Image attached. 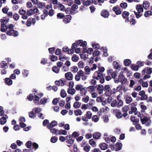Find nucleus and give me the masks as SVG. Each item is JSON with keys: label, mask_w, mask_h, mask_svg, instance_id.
<instances>
[{"label": "nucleus", "mask_w": 152, "mask_h": 152, "mask_svg": "<svg viewBox=\"0 0 152 152\" xmlns=\"http://www.w3.org/2000/svg\"><path fill=\"white\" fill-rule=\"evenodd\" d=\"M124 64L126 66H129L131 63V60L129 59H126L124 60Z\"/></svg>", "instance_id": "obj_29"}, {"label": "nucleus", "mask_w": 152, "mask_h": 152, "mask_svg": "<svg viewBox=\"0 0 152 152\" xmlns=\"http://www.w3.org/2000/svg\"><path fill=\"white\" fill-rule=\"evenodd\" d=\"M71 70L73 72H76L78 70V68L76 66H73L71 68Z\"/></svg>", "instance_id": "obj_48"}, {"label": "nucleus", "mask_w": 152, "mask_h": 152, "mask_svg": "<svg viewBox=\"0 0 152 152\" xmlns=\"http://www.w3.org/2000/svg\"><path fill=\"white\" fill-rule=\"evenodd\" d=\"M47 101V99L44 97L41 99L39 101L40 104H45Z\"/></svg>", "instance_id": "obj_32"}, {"label": "nucleus", "mask_w": 152, "mask_h": 152, "mask_svg": "<svg viewBox=\"0 0 152 152\" xmlns=\"http://www.w3.org/2000/svg\"><path fill=\"white\" fill-rule=\"evenodd\" d=\"M93 137L96 139H99L101 137V134L98 132L94 133L93 134Z\"/></svg>", "instance_id": "obj_30"}, {"label": "nucleus", "mask_w": 152, "mask_h": 152, "mask_svg": "<svg viewBox=\"0 0 152 152\" xmlns=\"http://www.w3.org/2000/svg\"><path fill=\"white\" fill-rule=\"evenodd\" d=\"M75 90L74 89H69L67 90V92L69 94L73 95L74 94L75 92Z\"/></svg>", "instance_id": "obj_42"}, {"label": "nucleus", "mask_w": 152, "mask_h": 152, "mask_svg": "<svg viewBox=\"0 0 152 152\" xmlns=\"http://www.w3.org/2000/svg\"><path fill=\"white\" fill-rule=\"evenodd\" d=\"M5 84L7 85H10L12 84V81L10 78L6 77L5 78Z\"/></svg>", "instance_id": "obj_21"}, {"label": "nucleus", "mask_w": 152, "mask_h": 152, "mask_svg": "<svg viewBox=\"0 0 152 152\" xmlns=\"http://www.w3.org/2000/svg\"><path fill=\"white\" fill-rule=\"evenodd\" d=\"M55 53V54L57 55H60L61 53V49L57 48L56 49Z\"/></svg>", "instance_id": "obj_64"}, {"label": "nucleus", "mask_w": 152, "mask_h": 152, "mask_svg": "<svg viewBox=\"0 0 152 152\" xmlns=\"http://www.w3.org/2000/svg\"><path fill=\"white\" fill-rule=\"evenodd\" d=\"M67 132L65 130L62 129L58 130V134L66 135L67 134Z\"/></svg>", "instance_id": "obj_35"}, {"label": "nucleus", "mask_w": 152, "mask_h": 152, "mask_svg": "<svg viewBox=\"0 0 152 152\" xmlns=\"http://www.w3.org/2000/svg\"><path fill=\"white\" fill-rule=\"evenodd\" d=\"M74 140L75 139H73L70 134L66 136V142L69 145H67L69 147H70L72 144L74 143Z\"/></svg>", "instance_id": "obj_4"}, {"label": "nucleus", "mask_w": 152, "mask_h": 152, "mask_svg": "<svg viewBox=\"0 0 152 152\" xmlns=\"http://www.w3.org/2000/svg\"><path fill=\"white\" fill-rule=\"evenodd\" d=\"M120 6L121 8L125 9L127 6V4L126 2L121 3Z\"/></svg>", "instance_id": "obj_46"}, {"label": "nucleus", "mask_w": 152, "mask_h": 152, "mask_svg": "<svg viewBox=\"0 0 152 152\" xmlns=\"http://www.w3.org/2000/svg\"><path fill=\"white\" fill-rule=\"evenodd\" d=\"M49 57L51 61L53 62L56 61L58 60L57 57L56 56L53 55H50Z\"/></svg>", "instance_id": "obj_26"}, {"label": "nucleus", "mask_w": 152, "mask_h": 152, "mask_svg": "<svg viewBox=\"0 0 152 152\" xmlns=\"http://www.w3.org/2000/svg\"><path fill=\"white\" fill-rule=\"evenodd\" d=\"M132 101V98L131 97H127L126 99V102L127 104H129Z\"/></svg>", "instance_id": "obj_52"}, {"label": "nucleus", "mask_w": 152, "mask_h": 152, "mask_svg": "<svg viewBox=\"0 0 152 152\" xmlns=\"http://www.w3.org/2000/svg\"><path fill=\"white\" fill-rule=\"evenodd\" d=\"M108 145L105 143H103L101 144L99 147L102 150H105L107 148Z\"/></svg>", "instance_id": "obj_27"}, {"label": "nucleus", "mask_w": 152, "mask_h": 152, "mask_svg": "<svg viewBox=\"0 0 152 152\" xmlns=\"http://www.w3.org/2000/svg\"><path fill=\"white\" fill-rule=\"evenodd\" d=\"M131 120L133 122L134 125L137 124L139 121V118H136V117L133 116H131Z\"/></svg>", "instance_id": "obj_17"}, {"label": "nucleus", "mask_w": 152, "mask_h": 152, "mask_svg": "<svg viewBox=\"0 0 152 152\" xmlns=\"http://www.w3.org/2000/svg\"><path fill=\"white\" fill-rule=\"evenodd\" d=\"M145 72H146L148 74H151L152 72V68H149L148 69L147 68V69H145L142 71V75H144L145 74Z\"/></svg>", "instance_id": "obj_13"}, {"label": "nucleus", "mask_w": 152, "mask_h": 152, "mask_svg": "<svg viewBox=\"0 0 152 152\" xmlns=\"http://www.w3.org/2000/svg\"><path fill=\"white\" fill-rule=\"evenodd\" d=\"M131 25H134L137 22L136 20L133 18H131L129 20Z\"/></svg>", "instance_id": "obj_60"}, {"label": "nucleus", "mask_w": 152, "mask_h": 152, "mask_svg": "<svg viewBox=\"0 0 152 152\" xmlns=\"http://www.w3.org/2000/svg\"><path fill=\"white\" fill-rule=\"evenodd\" d=\"M96 86H91L87 88L86 89L88 90V89L89 91V90H90L91 92H92L95 91V88H96Z\"/></svg>", "instance_id": "obj_33"}, {"label": "nucleus", "mask_w": 152, "mask_h": 152, "mask_svg": "<svg viewBox=\"0 0 152 152\" xmlns=\"http://www.w3.org/2000/svg\"><path fill=\"white\" fill-rule=\"evenodd\" d=\"M64 15L62 13H58L57 15V17L58 19H61L64 17Z\"/></svg>", "instance_id": "obj_41"}, {"label": "nucleus", "mask_w": 152, "mask_h": 152, "mask_svg": "<svg viewBox=\"0 0 152 152\" xmlns=\"http://www.w3.org/2000/svg\"><path fill=\"white\" fill-rule=\"evenodd\" d=\"M3 18V19H1L0 20L1 24H4L6 25V24L8 23V21L7 20V19L5 17H4Z\"/></svg>", "instance_id": "obj_47"}, {"label": "nucleus", "mask_w": 152, "mask_h": 152, "mask_svg": "<svg viewBox=\"0 0 152 152\" xmlns=\"http://www.w3.org/2000/svg\"><path fill=\"white\" fill-rule=\"evenodd\" d=\"M148 118L146 116H143L140 118V120L142 124H145L148 120Z\"/></svg>", "instance_id": "obj_25"}, {"label": "nucleus", "mask_w": 152, "mask_h": 152, "mask_svg": "<svg viewBox=\"0 0 152 152\" xmlns=\"http://www.w3.org/2000/svg\"><path fill=\"white\" fill-rule=\"evenodd\" d=\"M79 59V57L77 56L75 54L73 55L72 58V61L75 62H77Z\"/></svg>", "instance_id": "obj_37"}, {"label": "nucleus", "mask_w": 152, "mask_h": 152, "mask_svg": "<svg viewBox=\"0 0 152 152\" xmlns=\"http://www.w3.org/2000/svg\"><path fill=\"white\" fill-rule=\"evenodd\" d=\"M58 140L57 137L54 136L52 137L50 139V141L53 143L56 142Z\"/></svg>", "instance_id": "obj_59"}, {"label": "nucleus", "mask_w": 152, "mask_h": 152, "mask_svg": "<svg viewBox=\"0 0 152 152\" xmlns=\"http://www.w3.org/2000/svg\"><path fill=\"white\" fill-rule=\"evenodd\" d=\"M116 147H117L115 149L116 151H118L121 150L122 148V144L121 143L117 142L116 144Z\"/></svg>", "instance_id": "obj_24"}, {"label": "nucleus", "mask_w": 152, "mask_h": 152, "mask_svg": "<svg viewBox=\"0 0 152 152\" xmlns=\"http://www.w3.org/2000/svg\"><path fill=\"white\" fill-rule=\"evenodd\" d=\"M89 143L93 147H95L96 146V142L94 141L93 139L90 140L89 141Z\"/></svg>", "instance_id": "obj_39"}, {"label": "nucleus", "mask_w": 152, "mask_h": 152, "mask_svg": "<svg viewBox=\"0 0 152 152\" xmlns=\"http://www.w3.org/2000/svg\"><path fill=\"white\" fill-rule=\"evenodd\" d=\"M36 22L35 19L34 18H30L28 19L26 21V26L27 27L30 26L32 23L33 25H34Z\"/></svg>", "instance_id": "obj_6"}, {"label": "nucleus", "mask_w": 152, "mask_h": 152, "mask_svg": "<svg viewBox=\"0 0 152 152\" xmlns=\"http://www.w3.org/2000/svg\"><path fill=\"white\" fill-rule=\"evenodd\" d=\"M130 67L132 70L137 71L140 67V66L139 65H136L134 64H132L131 65Z\"/></svg>", "instance_id": "obj_23"}, {"label": "nucleus", "mask_w": 152, "mask_h": 152, "mask_svg": "<svg viewBox=\"0 0 152 152\" xmlns=\"http://www.w3.org/2000/svg\"><path fill=\"white\" fill-rule=\"evenodd\" d=\"M58 4V8L60 10L62 11L65 10V7L62 4Z\"/></svg>", "instance_id": "obj_45"}, {"label": "nucleus", "mask_w": 152, "mask_h": 152, "mask_svg": "<svg viewBox=\"0 0 152 152\" xmlns=\"http://www.w3.org/2000/svg\"><path fill=\"white\" fill-rule=\"evenodd\" d=\"M18 12L19 14L22 15L25 14L26 13V11L21 8V9H20L19 10Z\"/></svg>", "instance_id": "obj_63"}, {"label": "nucleus", "mask_w": 152, "mask_h": 152, "mask_svg": "<svg viewBox=\"0 0 152 152\" xmlns=\"http://www.w3.org/2000/svg\"><path fill=\"white\" fill-rule=\"evenodd\" d=\"M80 104L79 102H75L73 104V107L75 108H79L80 106Z\"/></svg>", "instance_id": "obj_54"}, {"label": "nucleus", "mask_w": 152, "mask_h": 152, "mask_svg": "<svg viewBox=\"0 0 152 152\" xmlns=\"http://www.w3.org/2000/svg\"><path fill=\"white\" fill-rule=\"evenodd\" d=\"M113 65L114 68L115 69H118L121 68L120 65H119L118 63L116 61H114L113 62Z\"/></svg>", "instance_id": "obj_28"}, {"label": "nucleus", "mask_w": 152, "mask_h": 152, "mask_svg": "<svg viewBox=\"0 0 152 152\" xmlns=\"http://www.w3.org/2000/svg\"><path fill=\"white\" fill-rule=\"evenodd\" d=\"M15 25L12 24H9L8 29L6 32V34L9 36L16 37L19 35V34L18 31L15 30L14 28Z\"/></svg>", "instance_id": "obj_1"}, {"label": "nucleus", "mask_w": 152, "mask_h": 152, "mask_svg": "<svg viewBox=\"0 0 152 152\" xmlns=\"http://www.w3.org/2000/svg\"><path fill=\"white\" fill-rule=\"evenodd\" d=\"M9 25H7L4 24H1L0 31L2 32H5L7 31L8 29Z\"/></svg>", "instance_id": "obj_9"}, {"label": "nucleus", "mask_w": 152, "mask_h": 152, "mask_svg": "<svg viewBox=\"0 0 152 152\" xmlns=\"http://www.w3.org/2000/svg\"><path fill=\"white\" fill-rule=\"evenodd\" d=\"M86 116L87 118L89 119L91 118L92 114L91 112L90 111H88L87 112L86 115Z\"/></svg>", "instance_id": "obj_58"}, {"label": "nucleus", "mask_w": 152, "mask_h": 152, "mask_svg": "<svg viewBox=\"0 0 152 152\" xmlns=\"http://www.w3.org/2000/svg\"><path fill=\"white\" fill-rule=\"evenodd\" d=\"M78 67L80 68H83L84 67V63L83 61H80L77 64Z\"/></svg>", "instance_id": "obj_57"}, {"label": "nucleus", "mask_w": 152, "mask_h": 152, "mask_svg": "<svg viewBox=\"0 0 152 152\" xmlns=\"http://www.w3.org/2000/svg\"><path fill=\"white\" fill-rule=\"evenodd\" d=\"M79 135V134L77 132H74L72 133V134L71 135V136L73 138L74 137L75 138H77Z\"/></svg>", "instance_id": "obj_36"}, {"label": "nucleus", "mask_w": 152, "mask_h": 152, "mask_svg": "<svg viewBox=\"0 0 152 152\" xmlns=\"http://www.w3.org/2000/svg\"><path fill=\"white\" fill-rule=\"evenodd\" d=\"M50 130V132L51 133H55L57 135L58 134V130H57L55 128H51L49 129Z\"/></svg>", "instance_id": "obj_49"}, {"label": "nucleus", "mask_w": 152, "mask_h": 152, "mask_svg": "<svg viewBox=\"0 0 152 152\" xmlns=\"http://www.w3.org/2000/svg\"><path fill=\"white\" fill-rule=\"evenodd\" d=\"M112 94V90H110V89L108 90L105 91V94L106 96H110Z\"/></svg>", "instance_id": "obj_55"}, {"label": "nucleus", "mask_w": 152, "mask_h": 152, "mask_svg": "<svg viewBox=\"0 0 152 152\" xmlns=\"http://www.w3.org/2000/svg\"><path fill=\"white\" fill-rule=\"evenodd\" d=\"M92 121H94L95 122H97L99 119L98 118L97 116V115H94L92 117Z\"/></svg>", "instance_id": "obj_61"}, {"label": "nucleus", "mask_w": 152, "mask_h": 152, "mask_svg": "<svg viewBox=\"0 0 152 152\" xmlns=\"http://www.w3.org/2000/svg\"><path fill=\"white\" fill-rule=\"evenodd\" d=\"M66 94L64 89H62L60 93V95L62 98H64L66 96Z\"/></svg>", "instance_id": "obj_38"}, {"label": "nucleus", "mask_w": 152, "mask_h": 152, "mask_svg": "<svg viewBox=\"0 0 152 152\" xmlns=\"http://www.w3.org/2000/svg\"><path fill=\"white\" fill-rule=\"evenodd\" d=\"M65 75L66 79L68 80H71L73 79V75L70 72L66 73Z\"/></svg>", "instance_id": "obj_12"}, {"label": "nucleus", "mask_w": 152, "mask_h": 152, "mask_svg": "<svg viewBox=\"0 0 152 152\" xmlns=\"http://www.w3.org/2000/svg\"><path fill=\"white\" fill-rule=\"evenodd\" d=\"M57 124V122L56 121H53L50 123L48 124L47 126V127L48 129H51L55 126H56Z\"/></svg>", "instance_id": "obj_14"}, {"label": "nucleus", "mask_w": 152, "mask_h": 152, "mask_svg": "<svg viewBox=\"0 0 152 152\" xmlns=\"http://www.w3.org/2000/svg\"><path fill=\"white\" fill-rule=\"evenodd\" d=\"M70 50H69V49L67 47H64V48H62V50L63 52H68V54H72L73 53H73H70Z\"/></svg>", "instance_id": "obj_51"}, {"label": "nucleus", "mask_w": 152, "mask_h": 152, "mask_svg": "<svg viewBox=\"0 0 152 152\" xmlns=\"http://www.w3.org/2000/svg\"><path fill=\"white\" fill-rule=\"evenodd\" d=\"M0 66L1 68L2 69H7L8 68L7 64L5 61H2L0 63Z\"/></svg>", "instance_id": "obj_19"}, {"label": "nucleus", "mask_w": 152, "mask_h": 152, "mask_svg": "<svg viewBox=\"0 0 152 152\" xmlns=\"http://www.w3.org/2000/svg\"><path fill=\"white\" fill-rule=\"evenodd\" d=\"M150 5V3L147 1H144L143 3V7L145 10H147Z\"/></svg>", "instance_id": "obj_20"}, {"label": "nucleus", "mask_w": 152, "mask_h": 152, "mask_svg": "<svg viewBox=\"0 0 152 152\" xmlns=\"http://www.w3.org/2000/svg\"><path fill=\"white\" fill-rule=\"evenodd\" d=\"M92 46L94 49L96 50L99 49L100 47L99 45L98 44H92Z\"/></svg>", "instance_id": "obj_44"}, {"label": "nucleus", "mask_w": 152, "mask_h": 152, "mask_svg": "<svg viewBox=\"0 0 152 152\" xmlns=\"http://www.w3.org/2000/svg\"><path fill=\"white\" fill-rule=\"evenodd\" d=\"M74 113L75 115L77 116L78 115H81L82 114L81 110L80 109H77L74 111Z\"/></svg>", "instance_id": "obj_34"}, {"label": "nucleus", "mask_w": 152, "mask_h": 152, "mask_svg": "<svg viewBox=\"0 0 152 152\" xmlns=\"http://www.w3.org/2000/svg\"><path fill=\"white\" fill-rule=\"evenodd\" d=\"M33 94L34 95L32 94H30L29 96H27V99L30 101H31L33 100L34 102L36 104H40L39 102V97L36 95L35 93H34Z\"/></svg>", "instance_id": "obj_3"}, {"label": "nucleus", "mask_w": 152, "mask_h": 152, "mask_svg": "<svg viewBox=\"0 0 152 152\" xmlns=\"http://www.w3.org/2000/svg\"><path fill=\"white\" fill-rule=\"evenodd\" d=\"M8 118V116L6 115H4V116L0 119V124L1 125H3L5 124L7 121L6 118Z\"/></svg>", "instance_id": "obj_15"}, {"label": "nucleus", "mask_w": 152, "mask_h": 152, "mask_svg": "<svg viewBox=\"0 0 152 152\" xmlns=\"http://www.w3.org/2000/svg\"><path fill=\"white\" fill-rule=\"evenodd\" d=\"M29 116L31 118H34L36 117V115L33 111H31L29 113Z\"/></svg>", "instance_id": "obj_43"}, {"label": "nucleus", "mask_w": 152, "mask_h": 152, "mask_svg": "<svg viewBox=\"0 0 152 152\" xmlns=\"http://www.w3.org/2000/svg\"><path fill=\"white\" fill-rule=\"evenodd\" d=\"M124 78H125V77L123 75H120L118 76L117 82H121L122 80H123V79Z\"/></svg>", "instance_id": "obj_56"}, {"label": "nucleus", "mask_w": 152, "mask_h": 152, "mask_svg": "<svg viewBox=\"0 0 152 152\" xmlns=\"http://www.w3.org/2000/svg\"><path fill=\"white\" fill-rule=\"evenodd\" d=\"M97 90L98 91L99 94H102L103 90V86L101 84L99 85L97 88Z\"/></svg>", "instance_id": "obj_18"}, {"label": "nucleus", "mask_w": 152, "mask_h": 152, "mask_svg": "<svg viewBox=\"0 0 152 152\" xmlns=\"http://www.w3.org/2000/svg\"><path fill=\"white\" fill-rule=\"evenodd\" d=\"M90 148V146L88 144L83 148V150L85 152H88L89 151Z\"/></svg>", "instance_id": "obj_50"}, {"label": "nucleus", "mask_w": 152, "mask_h": 152, "mask_svg": "<svg viewBox=\"0 0 152 152\" xmlns=\"http://www.w3.org/2000/svg\"><path fill=\"white\" fill-rule=\"evenodd\" d=\"M83 5L88 6L90 5L93 2V0H81Z\"/></svg>", "instance_id": "obj_11"}, {"label": "nucleus", "mask_w": 152, "mask_h": 152, "mask_svg": "<svg viewBox=\"0 0 152 152\" xmlns=\"http://www.w3.org/2000/svg\"><path fill=\"white\" fill-rule=\"evenodd\" d=\"M55 49L56 48L55 47H52L49 48L48 50L49 53L51 54V55H53Z\"/></svg>", "instance_id": "obj_53"}, {"label": "nucleus", "mask_w": 152, "mask_h": 152, "mask_svg": "<svg viewBox=\"0 0 152 152\" xmlns=\"http://www.w3.org/2000/svg\"><path fill=\"white\" fill-rule=\"evenodd\" d=\"M129 15V13L126 11H124L122 14V16L123 18L125 19V22H128L129 21V19L128 17Z\"/></svg>", "instance_id": "obj_5"}, {"label": "nucleus", "mask_w": 152, "mask_h": 152, "mask_svg": "<svg viewBox=\"0 0 152 152\" xmlns=\"http://www.w3.org/2000/svg\"><path fill=\"white\" fill-rule=\"evenodd\" d=\"M113 10L115 14L118 15H120L122 12L121 9L119 8L118 6H115L113 8Z\"/></svg>", "instance_id": "obj_7"}, {"label": "nucleus", "mask_w": 152, "mask_h": 152, "mask_svg": "<svg viewBox=\"0 0 152 152\" xmlns=\"http://www.w3.org/2000/svg\"><path fill=\"white\" fill-rule=\"evenodd\" d=\"M136 8L139 13V12H143V9L142 5L138 4L136 5Z\"/></svg>", "instance_id": "obj_22"}, {"label": "nucleus", "mask_w": 152, "mask_h": 152, "mask_svg": "<svg viewBox=\"0 0 152 152\" xmlns=\"http://www.w3.org/2000/svg\"><path fill=\"white\" fill-rule=\"evenodd\" d=\"M101 15L104 18H107L108 17L109 13L106 10H104L102 11Z\"/></svg>", "instance_id": "obj_16"}, {"label": "nucleus", "mask_w": 152, "mask_h": 152, "mask_svg": "<svg viewBox=\"0 0 152 152\" xmlns=\"http://www.w3.org/2000/svg\"><path fill=\"white\" fill-rule=\"evenodd\" d=\"M60 69V68L56 66H53L52 68L53 71L56 73H59Z\"/></svg>", "instance_id": "obj_31"}, {"label": "nucleus", "mask_w": 152, "mask_h": 152, "mask_svg": "<svg viewBox=\"0 0 152 152\" xmlns=\"http://www.w3.org/2000/svg\"><path fill=\"white\" fill-rule=\"evenodd\" d=\"M87 45V42L86 41H83L82 40H79L77 41L76 42L72 44L71 49H70V53H73L74 50L76 47L78 46H82L85 47Z\"/></svg>", "instance_id": "obj_2"}, {"label": "nucleus", "mask_w": 152, "mask_h": 152, "mask_svg": "<svg viewBox=\"0 0 152 152\" xmlns=\"http://www.w3.org/2000/svg\"><path fill=\"white\" fill-rule=\"evenodd\" d=\"M72 18V16L69 15H65L63 20V21L66 24L70 22Z\"/></svg>", "instance_id": "obj_8"}, {"label": "nucleus", "mask_w": 152, "mask_h": 152, "mask_svg": "<svg viewBox=\"0 0 152 152\" xmlns=\"http://www.w3.org/2000/svg\"><path fill=\"white\" fill-rule=\"evenodd\" d=\"M152 15V12L150 11H146L144 14V16L145 17H148L150 15Z\"/></svg>", "instance_id": "obj_40"}, {"label": "nucleus", "mask_w": 152, "mask_h": 152, "mask_svg": "<svg viewBox=\"0 0 152 152\" xmlns=\"http://www.w3.org/2000/svg\"><path fill=\"white\" fill-rule=\"evenodd\" d=\"M32 145V142L31 141H28L26 144V146L28 148H30Z\"/></svg>", "instance_id": "obj_62"}, {"label": "nucleus", "mask_w": 152, "mask_h": 152, "mask_svg": "<svg viewBox=\"0 0 152 152\" xmlns=\"http://www.w3.org/2000/svg\"><path fill=\"white\" fill-rule=\"evenodd\" d=\"M116 117L118 118H120L122 117V114L118 109H115L113 111Z\"/></svg>", "instance_id": "obj_10"}]
</instances>
